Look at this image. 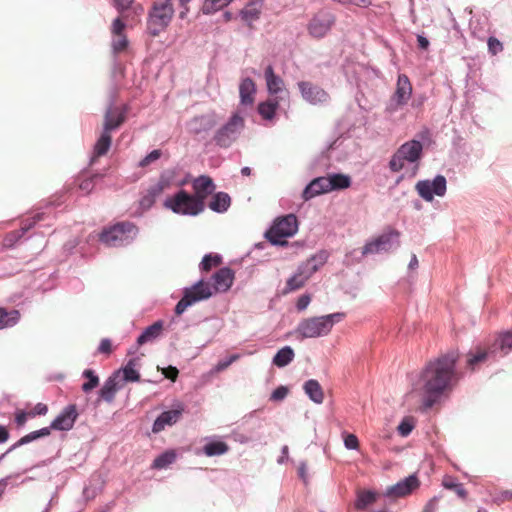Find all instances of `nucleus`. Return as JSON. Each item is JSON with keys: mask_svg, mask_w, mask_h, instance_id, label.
<instances>
[{"mask_svg": "<svg viewBox=\"0 0 512 512\" xmlns=\"http://www.w3.org/2000/svg\"><path fill=\"white\" fill-rule=\"evenodd\" d=\"M169 185L170 179L161 175L159 180L155 184L149 186L146 193L141 197L139 201L140 207L144 210L150 209L154 205L156 199L169 187Z\"/></svg>", "mask_w": 512, "mask_h": 512, "instance_id": "a211bd4d", "label": "nucleus"}, {"mask_svg": "<svg viewBox=\"0 0 512 512\" xmlns=\"http://www.w3.org/2000/svg\"><path fill=\"white\" fill-rule=\"evenodd\" d=\"M29 414L26 413L25 411H17L16 412V415H15V422L17 424L18 427H21L23 426L26 421H27V418H28Z\"/></svg>", "mask_w": 512, "mask_h": 512, "instance_id": "774afa93", "label": "nucleus"}, {"mask_svg": "<svg viewBox=\"0 0 512 512\" xmlns=\"http://www.w3.org/2000/svg\"><path fill=\"white\" fill-rule=\"evenodd\" d=\"M343 317L344 313L336 312L302 319L296 327L295 334L300 339L324 337L331 332L334 324L340 322Z\"/></svg>", "mask_w": 512, "mask_h": 512, "instance_id": "7ed1b4c3", "label": "nucleus"}, {"mask_svg": "<svg viewBox=\"0 0 512 512\" xmlns=\"http://www.w3.org/2000/svg\"><path fill=\"white\" fill-rule=\"evenodd\" d=\"M217 124V116L214 112L198 115L186 123V129L190 134L204 137Z\"/></svg>", "mask_w": 512, "mask_h": 512, "instance_id": "2eb2a0df", "label": "nucleus"}, {"mask_svg": "<svg viewBox=\"0 0 512 512\" xmlns=\"http://www.w3.org/2000/svg\"><path fill=\"white\" fill-rule=\"evenodd\" d=\"M126 27V24L118 17L116 18L111 27V32L113 36L115 35H124V29Z\"/></svg>", "mask_w": 512, "mask_h": 512, "instance_id": "052dcab7", "label": "nucleus"}, {"mask_svg": "<svg viewBox=\"0 0 512 512\" xmlns=\"http://www.w3.org/2000/svg\"><path fill=\"white\" fill-rule=\"evenodd\" d=\"M307 281L296 271L286 282L284 293H290L302 288Z\"/></svg>", "mask_w": 512, "mask_h": 512, "instance_id": "a18cd8bd", "label": "nucleus"}, {"mask_svg": "<svg viewBox=\"0 0 512 512\" xmlns=\"http://www.w3.org/2000/svg\"><path fill=\"white\" fill-rule=\"evenodd\" d=\"M496 353H491V344L486 347L477 345L474 349L470 350L466 355V367L471 371L477 370L480 365L486 363L490 359H497Z\"/></svg>", "mask_w": 512, "mask_h": 512, "instance_id": "f3484780", "label": "nucleus"}, {"mask_svg": "<svg viewBox=\"0 0 512 512\" xmlns=\"http://www.w3.org/2000/svg\"><path fill=\"white\" fill-rule=\"evenodd\" d=\"M414 427H415L414 419L412 417H405L399 423V425L397 427V431L401 436L406 437L412 432Z\"/></svg>", "mask_w": 512, "mask_h": 512, "instance_id": "8fccbe9b", "label": "nucleus"}, {"mask_svg": "<svg viewBox=\"0 0 512 512\" xmlns=\"http://www.w3.org/2000/svg\"><path fill=\"white\" fill-rule=\"evenodd\" d=\"M296 271L301 275L306 281H308L314 273H316V270L314 267L309 263L308 260L302 262L298 265Z\"/></svg>", "mask_w": 512, "mask_h": 512, "instance_id": "603ef678", "label": "nucleus"}, {"mask_svg": "<svg viewBox=\"0 0 512 512\" xmlns=\"http://www.w3.org/2000/svg\"><path fill=\"white\" fill-rule=\"evenodd\" d=\"M511 499H512V491L505 490V491H502L499 495H497L494 498V502L497 504H501V503H503L507 500H511Z\"/></svg>", "mask_w": 512, "mask_h": 512, "instance_id": "338daca9", "label": "nucleus"}, {"mask_svg": "<svg viewBox=\"0 0 512 512\" xmlns=\"http://www.w3.org/2000/svg\"><path fill=\"white\" fill-rule=\"evenodd\" d=\"M174 15L172 0H154L147 20V30L153 37L158 36L170 24Z\"/></svg>", "mask_w": 512, "mask_h": 512, "instance_id": "423d86ee", "label": "nucleus"}, {"mask_svg": "<svg viewBox=\"0 0 512 512\" xmlns=\"http://www.w3.org/2000/svg\"><path fill=\"white\" fill-rule=\"evenodd\" d=\"M23 236V231L20 229L7 233L3 239V247L14 248Z\"/></svg>", "mask_w": 512, "mask_h": 512, "instance_id": "09e8293b", "label": "nucleus"}, {"mask_svg": "<svg viewBox=\"0 0 512 512\" xmlns=\"http://www.w3.org/2000/svg\"><path fill=\"white\" fill-rule=\"evenodd\" d=\"M298 231V220L294 214L276 218L272 226L265 232L266 239L274 246H286L285 238L294 236Z\"/></svg>", "mask_w": 512, "mask_h": 512, "instance_id": "0eeeda50", "label": "nucleus"}, {"mask_svg": "<svg viewBox=\"0 0 512 512\" xmlns=\"http://www.w3.org/2000/svg\"><path fill=\"white\" fill-rule=\"evenodd\" d=\"M231 205V198L225 192H217L209 202V208L216 213L226 212Z\"/></svg>", "mask_w": 512, "mask_h": 512, "instance_id": "2f4dec72", "label": "nucleus"}, {"mask_svg": "<svg viewBox=\"0 0 512 512\" xmlns=\"http://www.w3.org/2000/svg\"><path fill=\"white\" fill-rule=\"evenodd\" d=\"M279 106L277 99H268L258 104V113L265 120H272L275 117L276 110Z\"/></svg>", "mask_w": 512, "mask_h": 512, "instance_id": "e433bc0d", "label": "nucleus"}, {"mask_svg": "<svg viewBox=\"0 0 512 512\" xmlns=\"http://www.w3.org/2000/svg\"><path fill=\"white\" fill-rule=\"evenodd\" d=\"M238 354H232L229 357L225 359H221L217 362V364L214 366L213 371L218 373L221 371H224L226 368H228L233 362L239 359Z\"/></svg>", "mask_w": 512, "mask_h": 512, "instance_id": "5fc2aeb1", "label": "nucleus"}, {"mask_svg": "<svg viewBox=\"0 0 512 512\" xmlns=\"http://www.w3.org/2000/svg\"><path fill=\"white\" fill-rule=\"evenodd\" d=\"M488 50L492 55H496L503 50L502 43L495 37L488 39Z\"/></svg>", "mask_w": 512, "mask_h": 512, "instance_id": "bf43d9fd", "label": "nucleus"}, {"mask_svg": "<svg viewBox=\"0 0 512 512\" xmlns=\"http://www.w3.org/2000/svg\"><path fill=\"white\" fill-rule=\"evenodd\" d=\"M327 176L316 177L310 181L302 192V198L308 201L318 195L329 193Z\"/></svg>", "mask_w": 512, "mask_h": 512, "instance_id": "5701e85b", "label": "nucleus"}, {"mask_svg": "<svg viewBox=\"0 0 512 512\" xmlns=\"http://www.w3.org/2000/svg\"><path fill=\"white\" fill-rule=\"evenodd\" d=\"M111 143H112L111 133H108V132L102 130L100 137L97 139V141L94 145L93 157H100V156H104L105 154H107V152L109 151V149L111 147ZM93 159L94 158H92V160Z\"/></svg>", "mask_w": 512, "mask_h": 512, "instance_id": "f704fd0d", "label": "nucleus"}, {"mask_svg": "<svg viewBox=\"0 0 512 512\" xmlns=\"http://www.w3.org/2000/svg\"><path fill=\"white\" fill-rule=\"evenodd\" d=\"M459 353L451 350L427 363L420 374L422 407L427 410L437 404L442 396L458 381L456 363Z\"/></svg>", "mask_w": 512, "mask_h": 512, "instance_id": "f257e3e1", "label": "nucleus"}, {"mask_svg": "<svg viewBox=\"0 0 512 512\" xmlns=\"http://www.w3.org/2000/svg\"><path fill=\"white\" fill-rule=\"evenodd\" d=\"M442 486L447 490L454 491L461 499H465L467 496V491L463 484L459 483L453 476L445 475L442 480Z\"/></svg>", "mask_w": 512, "mask_h": 512, "instance_id": "4c0bfd02", "label": "nucleus"}, {"mask_svg": "<svg viewBox=\"0 0 512 512\" xmlns=\"http://www.w3.org/2000/svg\"><path fill=\"white\" fill-rule=\"evenodd\" d=\"M120 373L121 371L118 370L105 380L103 386L99 390L100 399L107 403L113 402L116 393L123 388Z\"/></svg>", "mask_w": 512, "mask_h": 512, "instance_id": "aec40b11", "label": "nucleus"}, {"mask_svg": "<svg viewBox=\"0 0 512 512\" xmlns=\"http://www.w3.org/2000/svg\"><path fill=\"white\" fill-rule=\"evenodd\" d=\"M295 357L294 350L291 346H284L277 351L272 359L273 365L278 368H283L289 365Z\"/></svg>", "mask_w": 512, "mask_h": 512, "instance_id": "72a5a7b5", "label": "nucleus"}, {"mask_svg": "<svg viewBox=\"0 0 512 512\" xmlns=\"http://www.w3.org/2000/svg\"><path fill=\"white\" fill-rule=\"evenodd\" d=\"M213 288L208 282L200 279L190 287L183 289V296L175 306V313L181 315L193 304L209 299L214 291L226 292L234 281V272L229 267L220 268L213 275Z\"/></svg>", "mask_w": 512, "mask_h": 512, "instance_id": "f03ea898", "label": "nucleus"}, {"mask_svg": "<svg viewBox=\"0 0 512 512\" xmlns=\"http://www.w3.org/2000/svg\"><path fill=\"white\" fill-rule=\"evenodd\" d=\"M163 206L174 214L192 217L201 214L205 209L201 198L195 197L184 189H179L166 197Z\"/></svg>", "mask_w": 512, "mask_h": 512, "instance_id": "20e7f679", "label": "nucleus"}, {"mask_svg": "<svg viewBox=\"0 0 512 512\" xmlns=\"http://www.w3.org/2000/svg\"><path fill=\"white\" fill-rule=\"evenodd\" d=\"M412 95V85L406 74H399L396 83V90L391 96L386 111L390 114L397 112L405 106Z\"/></svg>", "mask_w": 512, "mask_h": 512, "instance_id": "f8f14e48", "label": "nucleus"}, {"mask_svg": "<svg viewBox=\"0 0 512 512\" xmlns=\"http://www.w3.org/2000/svg\"><path fill=\"white\" fill-rule=\"evenodd\" d=\"M123 377H121L122 384L125 382H138L140 380V374L135 369V360L130 359L127 364L122 368Z\"/></svg>", "mask_w": 512, "mask_h": 512, "instance_id": "a19ab883", "label": "nucleus"}, {"mask_svg": "<svg viewBox=\"0 0 512 512\" xmlns=\"http://www.w3.org/2000/svg\"><path fill=\"white\" fill-rule=\"evenodd\" d=\"M132 3L133 0H112V5L119 13L129 9Z\"/></svg>", "mask_w": 512, "mask_h": 512, "instance_id": "680f3d73", "label": "nucleus"}, {"mask_svg": "<svg viewBox=\"0 0 512 512\" xmlns=\"http://www.w3.org/2000/svg\"><path fill=\"white\" fill-rule=\"evenodd\" d=\"M111 351H112L111 340L108 338L102 339L99 344V347H98V352L102 353V354H110Z\"/></svg>", "mask_w": 512, "mask_h": 512, "instance_id": "0e129e2a", "label": "nucleus"}, {"mask_svg": "<svg viewBox=\"0 0 512 512\" xmlns=\"http://www.w3.org/2000/svg\"><path fill=\"white\" fill-rule=\"evenodd\" d=\"M263 7V0H250L240 11V17L243 21L250 24L259 19Z\"/></svg>", "mask_w": 512, "mask_h": 512, "instance_id": "cd10ccee", "label": "nucleus"}, {"mask_svg": "<svg viewBox=\"0 0 512 512\" xmlns=\"http://www.w3.org/2000/svg\"><path fill=\"white\" fill-rule=\"evenodd\" d=\"M311 302V297L309 294H303L301 295L298 300H297V303H296V308L298 311H304L308 305L310 304Z\"/></svg>", "mask_w": 512, "mask_h": 512, "instance_id": "e2e57ef3", "label": "nucleus"}, {"mask_svg": "<svg viewBox=\"0 0 512 512\" xmlns=\"http://www.w3.org/2000/svg\"><path fill=\"white\" fill-rule=\"evenodd\" d=\"M377 494L373 491H361L357 495L355 506L357 509H364L376 500Z\"/></svg>", "mask_w": 512, "mask_h": 512, "instance_id": "c03bdc74", "label": "nucleus"}, {"mask_svg": "<svg viewBox=\"0 0 512 512\" xmlns=\"http://www.w3.org/2000/svg\"><path fill=\"white\" fill-rule=\"evenodd\" d=\"M222 261V257L219 254H206L200 262V270L209 271L212 267L218 266Z\"/></svg>", "mask_w": 512, "mask_h": 512, "instance_id": "de8ad7c7", "label": "nucleus"}, {"mask_svg": "<svg viewBox=\"0 0 512 512\" xmlns=\"http://www.w3.org/2000/svg\"><path fill=\"white\" fill-rule=\"evenodd\" d=\"M128 111L127 104L116 106L114 100L111 99L104 113L103 130L112 133L119 129L126 121Z\"/></svg>", "mask_w": 512, "mask_h": 512, "instance_id": "4468645a", "label": "nucleus"}, {"mask_svg": "<svg viewBox=\"0 0 512 512\" xmlns=\"http://www.w3.org/2000/svg\"><path fill=\"white\" fill-rule=\"evenodd\" d=\"M183 410V405L178 403L175 405V408L163 411L154 421L153 432H160L166 426L175 424L179 420Z\"/></svg>", "mask_w": 512, "mask_h": 512, "instance_id": "4be33fe9", "label": "nucleus"}, {"mask_svg": "<svg viewBox=\"0 0 512 512\" xmlns=\"http://www.w3.org/2000/svg\"><path fill=\"white\" fill-rule=\"evenodd\" d=\"M330 192L343 190L351 186V177L342 173L327 175Z\"/></svg>", "mask_w": 512, "mask_h": 512, "instance_id": "473e14b6", "label": "nucleus"}, {"mask_svg": "<svg viewBox=\"0 0 512 512\" xmlns=\"http://www.w3.org/2000/svg\"><path fill=\"white\" fill-rule=\"evenodd\" d=\"M512 351V330L503 331L491 343V353L502 358Z\"/></svg>", "mask_w": 512, "mask_h": 512, "instance_id": "b1692460", "label": "nucleus"}, {"mask_svg": "<svg viewBox=\"0 0 512 512\" xmlns=\"http://www.w3.org/2000/svg\"><path fill=\"white\" fill-rule=\"evenodd\" d=\"M193 189L195 190L194 196L202 199L204 203L206 197L214 193L216 186L211 177L201 175L194 179Z\"/></svg>", "mask_w": 512, "mask_h": 512, "instance_id": "a878e982", "label": "nucleus"}, {"mask_svg": "<svg viewBox=\"0 0 512 512\" xmlns=\"http://www.w3.org/2000/svg\"><path fill=\"white\" fill-rule=\"evenodd\" d=\"M418 195L426 202H432L434 197H444L447 192L445 176L438 174L433 179L419 180L415 185Z\"/></svg>", "mask_w": 512, "mask_h": 512, "instance_id": "9b49d317", "label": "nucleus"}, {"mask_svg": "<svg viewBox=\"0 0 512 512\" xmlns=\"http://www.w3.org/2000/svg\"><path fill=\"white\" fill-rule=\"evenodd\" d=\"M44 215L45 214L43 212H37L31 219L25 220L23 226L20 228V230L23 231V234L25 235L26 232H28L36 225V223L42 221L44 219Z\"/></svg>", "mask_w": 512, "mask_h": 512, "instance_id": "6e6d98bb", "label": "nucleus"}, {"mask_svg": "<svg viewBox=\"0 0 512 512\" xmlns=\"http://www.w3.org/2000/svg\"><path fill=\"white\" fill-rule=\"evenodd\" d=\"M78 417L76 406L70 404L66 406L60 414L51 422V430L68 431L73 426Z\"/></svg>", "mask_w": 512, "mask_h": 512, "instance_id": "6ab92c4d", "label": "nucleus"}, {"mask_svg": "<svg viewBox=\"0 0 512 512\" xmlns=\"http://www.w3.org/2000/svg\"><path fill=\"white\" fill-rule=\"evenodd\" d=\"M51 427H44L36 431H32L25 436L21 437L17 442L11 445L9 448H20L23 445L29 444L34 440L50 435Z\"/></svg>", "mask_w": 512, "mask_h": 512, "instance_id": "c9c22d12", "label": "nucleus"}, {"mask_svg": "<svg viewBox=\"0 0 512 512\" xmlns=\"http://www.w3.org/2000/svg\"><path fill=\"white\" fill-rule=\"evenodd\" d=\"M163 329V321L158 320L154 322L152 325L146 327L143 332L138 336L136 344L137 346H141L148 342H152L157 339Z\"/></svg>", "mask_w": 512, "mask_h": 512, "instance_id": "c85d7f7f", "label": "nucleus"}, {"mask_svg": "<svg viewBox=\"0 0 512 512\" xmlns=\"http://www.w3.org/2000/svg\"><path fill=\"white\" fill-rule=\"evenodd\" d=\"M20 318L21 315L17 309L0 307V330L14 327Z\"/></svg>", "mask_w": 512, "mask_h": 512, "instance_id": "7c9ffc66", "label": "nucleus"}, {"mask_svg": "<svg viewBox=\"0 0 512 512\" xmlns=\"http://www.w3.org/2000/svg\"><path fill=\"white\" fill-rule=\"evenodd\" d=\"M204 449H225L228 448L226 443L220 436H208L202 439V446Z\"/></svg>", "mask_w": 512, "mask_h": 512, "instance_id": "49530a36", "label": "nucleus"}, {"mask_svg": "<svg viewBox=\"0 0 512 512\" xmlns=\"http://www.w3.org/2000/svg\"><path fill=\"white\" fill-rule=\"evenodd\" d=\"M138 234V227L129 221L118 222L105 228L99 240L108 247H123L131 244Z\"/></svg>", "mask_w": 512, "mask_h": 512, "instance_id": "39448f33", "label": "nucleus"}, {"mask_svg": "<svg viewBox=\"0 0 512 512\" xmlns=\"http://www.w3.org/2000/svg\"><path fill=\"white\" fill-rule=\"evenodd\" d=\"M112 49L114 53L124 51L128 46V39L126 35H115L112 39Z\"/></svg>", "mask_w": 512, "mask_h": 512, "instance_id": "3c124183", "label": "nucleus"}, {"mask_svg": "<svg viewBox=\"0 0 512 512\" xmlns=\"http://www.w3.org/2000/svg\"><path fill=\"white\" fill-rule=\"evenodd\" d=\"M342 436L345 448H359V441L356 435L343 432Z\"/></svg>", "mask_w": 512, "mask_h": 512, "instance_id": "4d7b16f0", "label": "nucleus"}, {"mask_svg": "<svg viewBox=\"0 0 512 512\" xmlns=\"http://www.w3.org/2000/svg\"><path fill=\"white\" fill-rule=\"evenodd\" d=\"M418 486V478L416 477V475L413 474L397 482L396 484L388 487L385 492V495L388 497H404L410 494Z\"/></svg>", "mask_w": 512, "mask_h": 512, "instance_id": "412c9836", "label": "nucleus"}, {"mask_svg": "<svg viewBox=\"0 0 512 512\" xmlns=\"http://www.w3.org/2000/svg\"><path fill=\"white\" fill-rule=\"evenodd\" d=\"M400 246V232L389 228L374 240L367 242L361 251V255L387 253L396 250Z\"/></svg>", "mask_w": 512, "mask_h": 512, "instance_id": "9d476101", "label": "nucleus"}, {"mask_svg": "<svg viewBox=\"0 0 512 512\" xmlns=\"http://www.w3.org/2000/svg\"><path fill=\"white\" fill-rule=\"evenodd\" d=\"M288 392L289 390L286 386H279L271 393L270 400L282 401L286 398Z\"/></svg>", "mask_w": 512, "mask_h": 512, "instance_id": "13d9d810", "label": "nucleus"}, {"mask_svg": "<svg viewBox=\"0 0 512 512\" xmlns=\"http://www.w3.org/2000/svg\"><path fill=\"white\" fill-rule=\"evenodd\" d=\"M330 257V252L326 249H321L315 254L311 255L307 260L314 267L316 272L323 267Z\"/></svg>", "mask_w": 512, "mask_h": 512, "instance_id": "37998d69", "label": "nucleus"}, {"mask_svg": "<svg viewBox=\"0 0 512 512\" xmlns=\"http://www.w3.org/2000/svg\"><path fill=\"white\" fill-rule=\"evenodd\" d=\"M264 77L266 81L267 91L270 95H278L284 91L283 79L275 74L272 65H268L264 70Z\"/></svg>", "mask_w": 512, "mask_h": 512, "instance_id": "bb28decb", "label": "nucleus"}, {"mask_svg": "<svg viewBox=\"0 0 512 512\" xmlns=\"http://www.w3.org/2000/svg\"><path fill=\"white\" fill-rule=\"evenodd\" d=\"M233 1L234 0H205L201 10L203 14L211 15L228 6Z\"/></svg>", "mask_w": 512, "mask_h": 512, "instance_id": "ea45409f", "label": "nucleus"}, {"mask_svg": "<svg viewBox=\"0 0 512 512\" xmlns=\"http://www.w3.org/2000/svg\"><path fill=\"white\" fill-rule=\"evenodd\" d=\"M176 458L175 450H166L153 461L152 467L155 469H166L175 462Z\"/></svg>", "mask_w": 512, "mask_h": 512, "instance_id": "58836bf2", "label": "nucleus"}, {"mask_svg": "<svg viewBox=\"0 0 512 512\" xmlns=\"http://www.w3.org/2000/svg\"><path fill=\"white\" fill-rule=\"evenodd\" d=\"M336 17L332 12L320 10L309 21L307 30L313 38L325 37L335 24Z\"/></svg>", "mask_w": 512, "mask_h": 512, "instance_id": "ddd939ff", "label": "nucleus"}, {"mask_svg": "<svg viewBox=\"0 0 512 512\" xmlns=\"http://www.w3.org/2000/svg\"><path fill=\"white\" fill-rule=\"evenodd\" d=\"M82 376L87 379V381L84 382L81 387L84 393L91 392L99 385V377L92 369L84 370Z\"/></svg>", "mask_w": 512, "mask_h": 512, "instance_id": "79ce46f5", "label": "nucleus"}, {"mask_svg": "<svg viewBox=\"0 0 512 512\" xmlns=\"http://www.w3.org/2000/svg\"><path fill=\"white\" fill-rule=\"evenodd\" d=\"M423 153V145L419 140H410L403 143L391 156L388 167L392 172H399L405 167V163H416L415 172L418 169V161Z\"/></svg>", "mask_w": 512, "mask_h": 512, "instance_id": "6e6552de", "label": "nucleus"}, {"mask_svg": "<svg viewBox=\"0 0 512 512\" xmlns=\"http://www.w3.org/2000/svg\"><path fill=\"white\" fill-rule=\"evenodd\" d=\"M244 119L239 112L231 115L228 121L216 130L213 140L220 148H229L244 129Z\"/></svg>", "mask_w": 512, "mask_h": 512, "instance_id": "1a4fd4ad", "label": "nucleus"}, {"mask_svg": "<svg viewBox=\"0 0 512 512\" xmlns=\"http://www.w3.org/2000/svg\"><path fill=\"white\" fill-rule=\"evenodd\" d=\"M178 369L174 366H168L167 368H165L163 370V375L167 378V379H170L172 381H175L177 376H178Z\"/></svg>", "mask_w": 512, "mask_h": 512, "instance_id": "69168bd1", "label": "nucleus"}, {"mask_svg": "<svg viewBox=\"0 0 512 512\" xmlns=\"http://www.w3.org/2000/svg\"><path fill=\"white\" fill-rule=\"evenodd\" d=\"M298 88L303 99L312 105L325 104L330 99L329 94L324 89L311 82L300 81L298 82Z\"/></svg>", "mask_w": 512, "mask_h": 512, "instance_id": "dca6fc26", "label": "nucleus"}, {"mask_svg": "<svg viewBox=\"0 0 512 512\" xmlns=\"http://www.w3.org/2000/svg\"><path fill=\"white\" fill-rule=\"evenodd\" d=\"M303 389H304L305 394L314 403L321 404L323 402V400H324L323 389L317 380H315V379L307 380L303 385Z\"/></svg>", "mask_w": 512, "mask_h": 512, "instance_id": "c756f323", "label": "nucleus"}, {"mask_svg": "<svg viewBox=\"0 0 512 512\" xmlns=\"http://www.w3.org/2000/svg\"><path fill=\"white\" fill-rule=\"evenodd\" d=\"M162 155L161 150L155 149L148 153L143 159H141L138 163V166L141 168L149 166L151 163L157 161Z\"/></svg>", "mask_w": 512, "mask_h": 512, "instance_id": "864d4df0", "label": "nucleus"}, {"mask_svg": "<svg viewBox=\"0 0 512 512\" xmlns=\"http://www.w3.org/2000/svg\"><path fill=\"white\" fill-rule=\"evenodd\" d=\"M256 84L250 77H245L239 84L240 105L252 106L255 101Z\"/></svg>", "mask_w": 512, "mask_h": 512, "instance_id": "393cba45", "label": "nucleus"}]
</instances>
